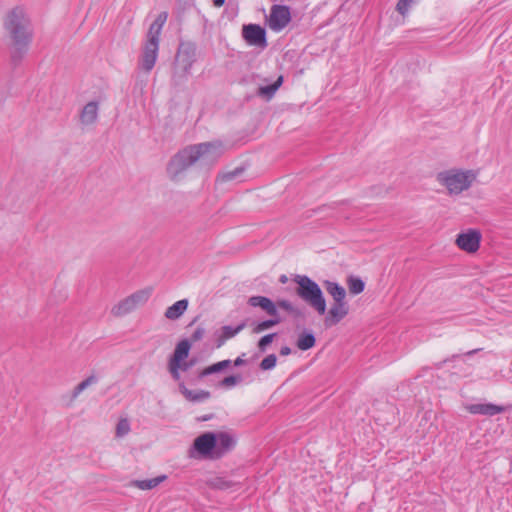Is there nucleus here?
<instances>
[{"instance_id": "obj_12", "label": "nucleus", "mask_w": 512, "mask_h": 512, "mask_svg": "<svg viewBox=\"0 0 512 512\" xmlns=\"http://www.w3.org/2000/svg\"><path fill=\"white\" fill-rule=\"evenodd\" d=\"M216 435L217 446L215 448V455L213 456L214 459H219L234 448L236 440L227 432H218Z\"/></svg>"}, {"instance_id": "obj_28", "label": "nucleus", "mask_w": 512, "mask_h": 512, "mask_svg": "<svg viewBox=\"0 0 512 512\" xmlns=\"http://www.w3.org/2000/svg\"><path fill=\"white\" fill-rule=\"evenodd\" d=\"M347 285L352 295H358L365 289V282L360 277L354 275H350L347 278Z\"/></svg>"}, {"instance_id": "obj_11", "label": "nucleus", "mask_w": 512, "mask_h": 512, "mask_svg": "<svg viewBox=\"0 0 512 512\" xmlns=\"http://www.w3.org/2000/svg\"><path fill=\"white\" fill-rule=\"evenodd\" d=\"M159 51V44L157 42L146 41L142 50V55L139 61V67L145 72H150L155 66Z\"/></svg>"}, {"instance_id": "obj_41", "label": "nucleus", "mask_w": 512, "mask_h": 512, "mask_svg": "<svg viewBox=\"0 0 512 512\" xmlns=\"http://www.w3.org/2000/svg\"><path fill=\"white\" fill-rule=\"evenodd\" d=\"M205 334V329L203 327H197L195 331L191 335V341L197 342L203 338Z\"/></svg>"}, {"instance_id": "obj_25", "label": "nucleus", "mask_w": 512, "mask_h": 512, "mask_svg": "<svg viewBox=\"0 0 512 512\" xmlns=\"http://www.w3.org/2000/svg\"><path fill=\"white\" fill-rule=\"evenodd\" d=\"M231 363H232V361L229 359L216 362V363L202 369L201 373L198 374V377H206L211 374L221 372L224 369H227L228 367H230Z\"/></svg>"}, {"instance_id": "obj_4", "label": "nucleus", "mask_w": 512, "mask_h": 512, "mask_svg": "<svg viewBox=\"0 0 512 512\" xmlns=\"http://www.w3.org/2000/svg\"><path fill=\"white\" fill-rule=\"evenodd\" d=\"M437 180L448 189L449 194L458 195L471 185L468 173L457 170L440 172L437 175Z\"/></svg>"}, {"instance_id": "obj_20", "label": "nucleus", "mask_w": 512, "mask_h": 512, "mask_svg": "<svg viewBox=\"0 0 512 512\" xmlns=\"http://www.w3.org/2000/svg\"><path fill=\"white\" fill-rule=\"evenodd\" d=\"M246 326L245 322L240 323L236 327L225 325L221 328L222 334L217 339V348L221 347L226 340L233 338L236 336L240 331H242Z\"/></svg>"}, {"instance_id": "obj_45", "label": "nucleus", "mask_w": 512, "mask_h": 512, "mask_svg": "<svg viewBox=\"0 0 512 512\" xmlns=\"http://www.w3.org/2000/svg\"><path fill=\"white\" fill-rule=\"evenodd\" d=\"M289 354H291V348L290 347H288V346L281 347V349H280V355L281 356H288Z\"/></svg>"}, {"instance_id": "obj_40", "label": "nucleus", "mask_w": 512, "mask_h": 512, "mask_svg": "<svg viewBox=\"0 0 512 512\" xmlns=\"http://www.w3.org/2000/svg\"><path fill=\"white\" fill-rule=\"evenodd\" d=\"M197 360L195 358H192V359H185V360H182V362L180 363V366H181V369L184 373H189L192 370V367L196 364Z\"/></svg>"}, {"instance_id": "obj_42", "label": "nucleus", "mask_w": 512, "mask_h": 512, "mask_svg": "<svg viewBox=\"0 0 512 512\" xmlns=\"http://www.w3.org/2000/svg\"><path fill=\"white\" fill-rule=\"evenodd\" d=\"M167 18H168V13L164 11V12H161L160 14H158V16L156 17L154 22L156 24L160 25L161 27H163L167 21Z\"/></svg>"}, {"instance_id": "obj_7", "label": "nucleus", "mask_w": 512, "mask_h": 512, "mask_svg": "<svg viewBox=\"0 0 512 512\" xmlns=\"http://www.w3.org/2000/svg\"><path fill=\"white\" fill-rule=\"evenodd\" d=\"M291 21L289 6L275 4L271 7L268 19L269 28L275 32L282 31Z\"/></svg>"}, {"instance_id": "obj_33", "label": "nucleus", "mask_w": 512, "mask_h": 512, "mask_svg": "<svg viewBox=\"0 0 512 512\" xmlns=\"http://www.w3.org/2000/svg\"><path fill=\"white\" fill-rule=\"evenodd\" d=\"M277 357L275 354L267 355L259 364V367L263 371L271 370L276 366Z\"/></svg>"}, {"instance_id": "obj_5", "label": "nucleus", "mask_w": 512, "mask_h": 512, "mask_svg": "<svg viewBox=\"0 0 512 512\" xmlns=\"http://www.w3.org/2000/svg\"><path fill=\"white\" fill-rule=\"evenodd\" d=\"M151 294V288H145L134 292L112 307V315L115 317H122L131 313L137 307L144 305L149 300Z\"/></svg>"}, {"instance_id": "obj_48", "label": "nucleus", "mask_w": 512, "mask_h": 512, "mask_svg": "<svg viewBox=\"0 0 512 512\" xmlns=\"http://www.w3.org/2000/svg\"><path fill=\"white\" fill-rule=\"evenodd\" d=\"M481 349H473L471 351H468L466 352L464 355H467V356H471V355H474L476 354L478 351H480Z\"/></svg>"}, {"instance_id": "obj_10", "label": "nucleus", "mask_w": 512, "mask_h": 512, "mask_svg": "<svg viewBox=\"0 0 512 512\" xmlns=\"http://www.w3.org/2000/svg\"><path fill=\"white\" fill-rule=\"evenodd\" d=\"M349 313V304L347 301L333 302L327 315L324 318V325L326 328L337 325Z\"/></svg>"}, {"instance_id": "obj_9", "label": "nucleus", "mask_w": 512, "mask_h": 512, "mask_svg": "<svg viewBox=\"0 0 512 512\" xmlns=\"http://www.w3.org/2000/svg\"><path fill=\"white\" fill-rule=\"evenodd\" d=\"M481 233L478 230L470 229L466 233L458 234L457 246L468 253H475L480 247Z\"/></svg>"}, {"instance_id": "obj_1", "label": "nucleus", "mask_w": 512, "mask_h": 512, "mask_svg": "<svg viewBox=\"0 0 512 512\" xmlns=\"http://www.w3.org/2000/svg\"><path fill=\"white\" fill-rule=\"evenodd\" d=\"M222 154L221 142H204L189 145L177 152L168 162L166 172L173 182H178L184 173L198 160L206 163L215 162Z\"/></svg>"}, {"instance_id": "obj_30", "label": "nucleus", "mask_w": 512, "mask_h": 512, "mask_svg": "<svg viewBox=\"0 0 512 512\" xmlns=\"http://www.w3.org/2000/svg\"><path fill=\"white\" fill-rule=\"evenodd\" d=\"M272 318L259 322L253 329L254 333H260L264 330H267L275 325H278L282 319L277 312V316H271Z\"/></svg>"}, {"instance_id": "obj_39", "label": "nucleus", "mask_w": 512, "mask_h": 512, "mask_svg": "<svg viewBox=\"0 0 512 512\" xmlns=\"http://www.w3.org/2000/svg\"><path fill=\"white\" fill-rule=\"evenodd\" d=\"M414 0H399L396 5V10L401 14L405 15Z\"/></svg>"}, {"instance_id": "obj_46", "label": "nucleus", "mask_w": 512, "mask_h": 512, "mask_svg": "<svg viewBox=\"0 0 512 512\" xmlns=\"http://www.w3.org/2000/svg\"><path fill=\"white\" fill-rule=\"evenodd\" d=\"M225 3V0H213V4L216 6V7H221L223 6Z\"/></svg>"}, {"instance_id": "obj_34", "label": "nucleus", "mask_w": 512, "mask_h": 512, "mask_svg": "<svg viewBox=\"0 0 512 512\" xmlns=\"http://www.w3.org/2000/svg\"><path fill=\"white\" fill-rule=\"evenodd\" d=\"M242 381L241 375H229L219 382L220 387L230 388Z\"/></svg>"}, {"instance_id": "obj_17", "label": "nucleus", "mask_w": 512, "mask_h": 512, "mask_svg": "<svg viewBox=\"0 0 512 512\" xmlns=\"http://www.w3.org/2000/svg\"><path fill=\"white\" fill-rule=\"evenodd\" d=\"M184 398L192 403H200L208 400L211 393L207 390H190L186 385H181V392Z\"/></svg>"}, {"instance_id": "obj_6", "label": "nucleus", "mask_w": 512, "mask_h": 512, "mask_svg": "<svg viewBox=\"0 0 512 512\" xmlns=\"http://www.w3.org/2000/svg\"><path fill=\"white\" fill-rule=\"evenodd\" d=\"M217 446V435L215 432H205L195 438L192 448L203 458L214 459Z\"/></svg>"}, {"instance_id": "obj_44", "label": "nucleus", "mask_w": 512, "mask_h": 512, "mask_svg": "<svg viewBox=\"0 0 512 512\" xmlns=\"http://www.w3.org/2000/svg\"><path fill=\"white\" fill-rule=\"evenodd\" d=\"M243 356H245L244 353L234 360V362H233L234 366L239 367V366H242V365H244L246 363V361L243 359Z\"/></svg>"}, {"instance_id": "obj_43", "label": "nucleus", "mask_w": 512, "mask_h": 512, "mask_svg": "<svg viewBox=\"0 0 512 512\" xmlns=\"http://www.w3.org/2000/svg\"><path fill=\"white\" fill-rule=\"evenodd\" d=\"M460 357L459 354H454L452 355L450 358H446L445 360H443L442 362L438 363L436 365L437 368H441L443 366L444 363H447V362H450V361H453L454 359Z\"/></svg>"}, {"instance_id": "obj_29", "label": "nucleus", "mask_w": 512, "mask_h": 512, "mask_svg": "<svg viewBox=\"0 0 512 512\" xmlns=\"http://www.w3.org/2000/svg\"><path fill=\"white\" fill-rule=\"evenodd\" d=\"M274 303L276 304V309L281 308L295 318H299L303 315L302 311L298 307L294 306L289 300L278 299Z\"/></svg>"}, {"instance_id": "obj_24", "label": "nucleus", "mask_w": 512, "mask_h": 512, "mask_svg": "<svg viewBox=\"0 0 512 512\" xmlns=\"http://www.w3.org/2000/svg\"><path fill=\"white\" fill-rule=\"evenodd\" d=\"M167 478L166 475H160L152 479L146 480H134L132 482V486L140 489V490H151L157 487L160 483H162Z\"/></svg>"}, {"instance_id": "obj_26", "label": "nucleus", "mask_w": 512, "mask_h": 512, "mask_svg": "<svg viewBox=\"0 0 512 512\" xmlns=\"http://www.w3.org/2000/svg\"><path fill=\"white\" fill-rule=\"evenodd\" d=\"M167 369H168V372L171 375V378L175 382H177L179 392H181V385H186V382H185V380L182 377V373H184V372L182 371L180 364L168 361Z\"/></svg>"}, {"instance_id": "obj_23", "label": "nucleus", "mask_w": 512, "mask_h": 512, "mask_svg": "<svg viewBox=\"0 0 512 512\" xmlns=\"http://www.w3.org/2000/svg\"><path fill=\"white\" fill-rule=\"evenodd\" d=\"M283 83V76L280 75L277 80L269 85L266 86H260L257 91V95L260 97H265L267 99H271L276 91L280 88V86Z\"/></svg>"}, {"instance_id": "obj_31", "label": "nucleus", "mask_w": 512, "mask_h": 512, "mask_svg": "<svg viewBox=\"0 0 512 512\" xmlns=\"http://www.w3.org/2000/svg\"><path fill=\"white\" fill-rule=\"evenodd\" d=\"M244 172L243 167H236L231 171L224 172L217 177V181L219 182H228L236 179Z\"/></svg>"}, {"instance_id": "obj_49", "label": "nucleus", "mask_w": 512, "mask_h": 512, "mask_svg": "<svg viewBox=\"0 0 512 512\" xmlns=\"http://www.w3.org/2000/svg\"><path fill=\"white\" fill-rule=\"evenodd\" d=\"M212 417H213V415L209 414V415L202 416L201 418H199V420L207 421V420H210Z\"/></svg>"}, {"instance_id": "obj_27", "label": "nucleus", "mask_w": 512, "mask_h": 512, "mask_svg": "<svg viewBox=\"0 0 512 512\" xmlns=\"http://www.w3.org/2000/svg\"><path fill=\"white\" fill-rule=\"evenodd\" d=\"M99 381V377L95 374H91L86 379L77 384L72 392V399H76L84 390L88 387L97 384Z\"/></svg>"}, {"instance_id": "obj_21", "label": "nucleus", "mask_w": 512, "mask_h": 512, "mask_svg": "<svg viewBox=\"0 0 512 512\" xmlns=\"http://www.w3.org/2000/svg\"><path fill=\"white\" fill-rule=\"evenodd\" d=\"M188 307V300L181 299L168 307L165 311V317L170 320H176L184 314Z\"/></svg>"}, {"instance_id": "obj_3", "label": "nucleus", "mask_w": 512, "mask_h": 512, "mask_svg": "<svg viewBox=\"0 0 512 512\" xmlns=\"http://www.w3.org/2000/svg\"><path fill=\"white\" fill-rule=\"evenodd\" d=\"M292 280L298 285L296 294L314 308L319 315H325L327 305L320 286L307 275L296 274Z\"/></svg>"}, {"instance_id": "obj_32", "label": "nucleus", "mask_w": 512, "mask_h": 512, "mask_svg": "<svg viewBox=\"0 0 512 512\" xmlns=\"http://www.w3.org/2000/svg\"><path fill=\"white\" fill-rule=\"evenodd\" d=\"M162 28L163 27L153 22L149 27L146 41L153 40L154 42H157L159 44Z\"/></svg>"}, {"instance_id": "obj_35", "label": "nucleus", "mask_w": 512, "mask_h": 512, "mask_svg": "<svg viewBox=\"0 0 512 512\" xmlns=\"http://www.w3.org/2000/svg\"><path fill=\"white\" fill-rule=\"evenodd\" d=\"M276 336V333L266 334L258 341V348L261 352L266 351L267 346L270 345Z\"/></svg>"}, {"instance_id": "obj_38", "label": "nucleus", "mask_w": 512, "mask_h": 512, "mask_svg": "<svg viewBox=\"0 0 512 512\" xmlns=\"http://www.w3.org/2000/svg\"><path fill=\"white\" fill-rule=\"evenodd\" d=\"M202 369H197L195 371H191L187 373L186 381L190 385H196L200 380H202L204 377H198V374L201 373Z\"/></svg>"}, {"instance_id": "obj_2", "label": "nucleus", "mask_w": 512, "mask_h": 512, "mask_svg": "<svg viewBox=\"0 0 512 512\" xmlns=\"http://www.w3.org/2000/svg\"><path fill=\"white\" fill-rule=\"evenodd\" d=\"M3 26L13 43L11 62L17 66L27 54L33 40L31 20L22 6H16L5 15Z\"/></svg>"}, {"instance_id": "obj_36", "label": "nucleus", "mask_w": 512, "mask_h": 512, "mask_svg": "<svg viewBox=\"0 0 512 512\" xmlns=\"http://www.w3.org/2000/svg\"><path fill=\"white\" fill-rule=\"evenodd\" d=\"M130 431V424L127 419H121L116 426L117 436H124Z\"/></svg>"}, {"instance_id": "obj_37", "label": "nucleus", "mask_w": 512, "mask_h": 512, "mask_svg": "<svg viewBox=\"0 0 512 512\" xmlns=\"http://www.w3.org/2000/svg\"><path fill=\"white\" fill-rule=\"evenodd\" d=\"M211 486L216 489L225 490L231 487V482L224 478L217 477L211 481Z\"/></svg>"}, {"instance_id": "obj_47", "label": "nucleus", "mask_w": 512, "mask_h": 512, "mask_svg": "<svg viewBox=\"0 0 512 512\" xmlns=\"http://www.w3.org/2000/svg\"><path fill=\"white\" fill-rule=\"evenodd\" d=\"M288 281V277L285 275V274H282L280 277H279V282L282 283V284H285L287 283Z\"/></svg>"}, {"instance_id": "obj_14", "label": "nucleus", "mask_w": 512, "mask_h": 512, "mask_svg": "<svg viewBox=\"0 0 512 512\" xmlns=\"http://www.w3.org/2000/svg\"><path fill=\"white\" fill-rule=\"evenodd\" d=\"M468 410L472 414L494 416L504 412L505 407L492 403L472 404L468 407Z\"/></svg>"}, {"instance_id": "obj_19", "label": "nucleus", "mask_w": 512, "mask_h": 512, "mask_svg": "<svg viewBox=\"0 0 512 512\" xmlns=\"http://www.w3.org/2000/svg\"><path fill=\"white\" fill-rule=\"evenodd\" d=\"M324 287L334 302L346 301V290L339 283L326 280L324 281Z\"/></svg>"}, {"instance_id": "obj_15", "label": "nucleus", "mask_w": 512, "mask_h": 512, "mask_svg": "<svg viewBox=\"0 0 512 512\" xmlns=\"http://www.w3.org/2000/svg\"><path fill=\"white\" fill-rule=\"evenodd\" d=\"M99 105L96 101L88 102L80 113V122L82 125H91L96 122L98 118Z\"/></svg>"}, {"instance_id": "obj_8", "label": "nucleus", "mask_w": 512, "mask_h": 512, "mask_svg": "<svg viewBox=\"0 0 512 512\" xmlns=\"http://www.w3.org/2000/svg\"><path fill=\"white\" fill-rule=\"evenodd\" d=\"M242 37L250 46L264 49L268 45L266 30L258 24L243 25Z\"/></svg>"}, {"instance_id": "obj_16", "label": "nucleus", "mask_w": 512, "mask_h": 512, "mask_svg": "<svg viewBox=\"0 0 512 512\" xmlns=\"http://www.w3.org/2000/svg\"><path fill=\"white\" fill-rule=\"evenodd\" d=\"M191 349V342L188 339L179 341L174 349V352L169 357L168 361L180 364L182 360H185L189 356Z\"/></svg>"}, {"instance_id": "obj_13", "label": "nucleus", "mask_w": 512, "mask_h": 512, "mask_svg": "<svg viewBox=\"0 0 512 512\" xmlns=\"http://www.w3.org/2000/svg\"><path fill=\"white\" fill-rule=\"evenodd\" d=\"M251 307H259L269 316H277L276 304L266 296H251L247 301Z\"/></svg>"}, {"instance_id": "obj_22", "label": "nucleus", "mask_w": 512, "mask_h": 512, "mask_svg": "<svg viewBox=\"0 0 512 512\" xmlns=\"http://www.w3.org/2000/svg\"><path fill=\"white\" fill-rule=\"evenodd\" d=\"M316 344V338L312 332L304 331L299 334L296 346L302 351H307L313 348Z\"/></svg>"}, {"instance_id": "obj_18", "label": "nucleus", "mask_w": 512, "mask_h": 512, "mask_svg": "<svg viewBox=\"0 0 512 512\" xmlns=\"http://www.w3.org/2000/svg\"><path fill=\"white\" fill-rule=\"evenodd\" d=\"M194 50L189 46L181 45L176 57L177 63H183L184 73H188L193 63Z\"/></svg>"}]
</instances>
